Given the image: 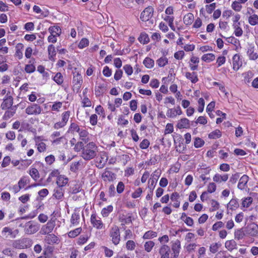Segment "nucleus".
<instances>
[{
    "label": "nucleus",
    "mask_w": 258,
    "mask_h": 258,
    "mask_svg": "<svg viewBox=\"0 0 258 258\" xmlns=\"http://www.w3.org/2000/svg\"><path fill=\"white\" fill-rule=\"evenodd\" d=\"M97 147L93 142H90L85 146L82 152V157L85 160L93 159L97 155Z\"/></svg>",
    "instance_id": "nucleus-1"
},
{
    "label": "nucleus",
    "mask_w": 258,
    "mask_h": 258,
    "mask_svg": "<svg viewBox=\"0 0 258 258\" xmlns=\"http://www.w3.org/2000/svg\"><path fill=\"white\" fill-rule=\"evenodd\" d=\"M25 233L32 234L37 232L40 228V224L34 221H30L23 226Z\"/></svg>",
    "instance_id": "nucleus-2"
},
{
    "label": "nucleus",
    "mask_w": 258,
    "mask_h": 258,
    "mask_svg": "<svg viewBox=\"0 0 258 258\" xmlns=\"http://www.w3.org/2000/svg\"><path fill=\"white\" fill-rule=\"evenodd\" d=\"M109 236L111 241L115 245H117L120 241V235L119 229L117 226L112 227L109 231Z\"/></svg>",
    "instance_id": "nucleus-3"
},
{
    "label": "nucleus",
    "mask_w": 258,
    "mask_h": 258,
    "mask_svg": "<svg viewBox=\"0 0 258 258\" xmlns=\"http://www.w3.org/2000/svg\"><path fill=\"white\" fill-rule=\"evenodd\" d=\"M42 110L41 106L36 103L31 104L29 105L25 109L26 113L28 115H39Z\"/></svg>",
    "instance_id": "nucleus-4"
},
{
    "label": "nucleus",
    "mask_w": 258,
    "mask_h": 258,
    "mask_svg": "<svg viewBox=\"0 0 258 258\" xmlns=\"http://www.w3.org/2000/svg\"><path fill=\"white\" fill-rule=\"evenodd\" d=\"M55 226V219H50L47 224L43 225L41 229L40 233L45 235L51 233Z\"/></svg>",
    "instance_id": "nucleus-5"
},
{
    "label": "nucleus",
    "mask_w": 258,
    "mask_h": 258,
    "mask_svg": "<svg viewBox=\"0 0 258 258\" xmlns=\"http://www.w3.org/2000/svg\"><path fill=\"white\" fill-rule=\"evenodd\" d=\"M10 94V91H8L6 96L3 99V101L1 106L3 110L9 109L13 104V98Z\"/></svg>",
    "instance_id": "nucleus-6"
},
{
    "label": "nucleus",
    "mask_w": 258,
    "mask_h": 258,
    "mask_svg": "<svg viewBox=\"0 0 258 258\" xmlns=\"http://www.w3.org/2000/svg\"><path fill=\"white\" fill-rule=\"evenodd\" d=\"M74 77L73 80V83L74 84V88L76 89L77 92L79 91L81 88V85L83 83L82 77L78 72H75L73 73Z\"/></svg>",
    "instance_id": "nucleus-7"
},
{
    "label": "nucleus",
    "mask_w": 258,
    "mask_h": 258,
    "mask_svg": "<svg viewBox=\"0 0 258 258\" xmlns=\"http://www.w3.org/2000/svg\"><path fill=\"white\" fill-rule=\"evenodd\" d=\"M153 12L154 9L153 7L151 6L148 7L141 13V20L144 22L148 21L152 17Z\"/></svg>",
    "instance_id": "nucleus-8"
},
{
    "label": "nucleus",
    "mask_w": 258,
    "mask_h": 258,
    "mask_svg": "<svg viewBox=\"0 0 258 258\" xmlns=\"http://www.w3.org/2000/svg\"><path fill=\"white\" fill-rule=\"evenodd\" d=\"M104 181L113 182L116 179V174L106 168L101 175Z\"/></svg>",
    "instance_id": "nucleus-9"
},
{
    "label": "nucleus",
    "mask_w": 258,
    "mask_h": 258,
    "mask_svg": "<svg viewBox=\"0 0 258 258\" xmlns=\"http://www.w3.org/2000/svg\"><path fill=\"white\" fill-rule=\"evenodd\" d=\"M170 252V247L166 244L162 245L159 250L160 258H169Z\"/></svg>",
    "instance_id": "nucleus-10"
},
{
    "label": "nucleus",
    "mask_w": 258,
    "mask_h": 258,
    "mask_svg": "<svg viewBox=\"0 0 258 258\" xmlns=\"http://www.w3.org/2000/svg\"><path fill=\"white\" fill-rule=\"evenodd\" d=\"M254 46L252 45H249L247 50V55L250 60H255L258 58V54L255 51Z\"/></svg>",
    "instance_id": "nucleus-11"
},
{
    "label": "nucleus",
    "mask_w": 258,
    "mask_h": 258,
    "mask_svg": "<svg viewBox=\"0 0 258 258\" xmlns=\"http://www.w3.org/2000/svg\"><path fill=\"white\" fill-rule=\"evenodd\" d=\"M247 233L251 236H258V225L252 223L247 227Z\"/></svg>",
    "instance_id": "nucleus-12"
},
{
    "label": "nucleus",
    "mask_w": 258,
    "mask_h": 258,
    "mask_svg": "<svg viewBox=\"0 0 258 258\" xmlns=\"http://www.w3.org/2000/svg\"><path fill=\"white\" fill-rule=\"evenodd\" d=\"M159 177V172H157V171H155L153 173V174L152 175V178H151L149 181V182L150 183V185H149V188L150 190H153L155 186V184L157 182Z\"/></svg>",
    "instance_id": "nucleus-13"
},
{
    "label": "nucleus",
    "mask_w": 258,
    "mask_h": 258,
    "mask_svg": "<svg viewBox=\"0 0 258 258\" xmlns=\"http://www.w3.org/2000/svg\"><path fill=\"white\" fill-rule=\"evenodd\" d=\"M233 69L235 71H237L242 66V62L240 60V55L235 54L233 57Z\"/></svg>",
    "instance_id": "nucleus-14"
},
{
    "label": "nucleus",
    "mask_w": 258,
    "mask_h": 258,
    "mask_svg": "<svg viewBox=\"0 0 258 258\" xmlns=\"http://www.w3.org/2000/svg\"><path fill=\"white\" fill-rule=\"evenodd\" d=\"M248 180L249 177L247 175L244 174L240 178L237 187L240 190L244 189Z\"/></svg>",
    "instance_id": "nucleus-15"
},
{
    "label": "nucleus",
    "mask_w": 258,
    "mask_h": 258,
    "mask_svg": "<svg viewBox=\"0 0 258 258\" xmlns=\"http://www.w3.org/2000/svg\"><path fill=\"white\" fill-rule=\"evenodd\" d=\"M97 84L98 86H96L95 88V95L96 96H99L106 91V85L104 83H97Z\"/></svg>",
    "instance_id": "nucleus-16"
},
{
    "label": "nucleus",
    "mask_w": 258,
    "mask_h": 258,
    "mask_svg": "<svg viewBox=\"0 0 258 258\" xmlns=\"http://www.w3.org/2000/svg\"><path fill=\"white\" fill-rule=\"evenodd\" d=\"M91 222L93 226L97 229H101L103 227L102 221L100 220L97 219L96 214H92Z\"/></svg>",
    "instance_id": "nucleus-17"
},
{
    "label": "nucleus",
    "mask_w": 258,
    "mask_h": 258,
    "mask_svg": "<svg viewBox=\"0 0 258 258\" xmlns=\"http://www.w3.org/2000/svg\"><path fill=\"white\" fill-rule=\"evenodd\" d=\"M69 179L63 175H60L57 178L56 184L57 187L62 188L64 187L68 182Z\"/></svg>",
    "instance_id": "nucleus-18"
},
{
    "label": "nucleus",
    "mask_w": 258,
    "mask_h": 258,
    "mask_svg": "<svg viewBox=\"0 0 258 258\" xmlns=\"http://www.w3.org/2000/svg\"><path fill=\"white\" fill-rule=\"evenodd\" d=\"M64 190L60 187H56L54 189L53 196L57 200H60L63 197Z\"/></svg>",
    "instance_id": "nucleus-19"
},
{
    "label": "nucleus",
    "mask_w": 258,
    "mask_h": 258,
    "mask_svg": "<svg viewBox=\"0 0 258 258\" xmlns=\"http://www.w3.org/2000/svg\"><path fill=\"white\" fill-rule=\"evenodd\" d=\"M177 127L179 129L188 128L189 127V120L186 118L181 119L178 121Z\"/></svg>",
    "instance_id": "nucleus-20"
},
{
    "label": "nucleus",
    "mask_w": 258,
    "mask_h": 258,
    "mask_svg": "<svg viewBox=\"0 0 258 258\" xmlns=\"http://www.w3.org/2000/svg\"><path fill=\"white\" fill-rule=\"evenodd\" d=\"M185 76L187 79L190 80L192 83H196L199 81L197 73L195 72H186Z\"/></svg>",
    "instance_id": "nucleus-21"
},
{
    "label": "nucleus",
    "mask_w": 258,
    "mask_h": 258,
    "mask_svg": "<svg viewBox=\"0 0 258 258\" xmlns=\"http://www.w3.org/2000/svg\"><path fill=\"white\" fill-rule=\"evenodd\" d=\"M239 206V203L236 199H232L227 204V208L232 211L235 210L238 208Z\"/></svg>",
    "instance_id": "nucleus-22"
},
{
    "label": "nucleus",
    "mask_w": 258,
    "mask_h": 258,
    "mask_svg": "<svg viewBox=\"0 0 258 258\" xmlns=\"http://www.w3.org/2000/svg\"><path fill=\"white\" fill-rule=\"evenodd\" d=\"M48 58L51 61H54V57L56 55L55 47L53 45L50 44L48 47Z\"/></svg>",
    "instance_id": "nucleus-23"
},
{
    "label": "nucleus",
    "mask_w": 258,
    "mask_h": 258,
    "mask_svg": "<svg viewBox=\"0 0 258 258\" xmlns=\"http://www.w3.org/2000/svg\"><path fill=\"white\" fill-rule=\"evenodd\" d=\"M45 240L48 244H51L53 243H57L58 239L56 236L53 234H48L47 236H46Z\"/></svg>",
    "instance_id": "nucleus-24"
},
{
    "label": "nucleus",
    "mask_w": 258,
    "mask_h": 258,
    "mask_svg": "<svg viewBox=\"0 0 258 258\" xmlns=\"http://www.w3.org/2000/svg\"><path fill=\"white\" fill-rule=\"evenodd\" d=\"M228 175L225 174L221 175L219 174H216L213 177V180L216 182H220L221 181H226L228 179Z\"/></svg>",
    "instance_id": "nucleus-25"
},
{
    "label": "nucleus",
    "mask_w": 258,
    "mask_h": 258,
    "mask_svg": "<svg viewBox=\"0 0 258 258\" xmlns=\"http://www.w3.org/2000/svg\"><path fill=\"white\" fill-rule=\"evenodd\" d=\"M48 31L50 34L59 36L61 33V30L58 26H53L49 28Z\"/></svg>",
    "instance_id": "nucleus-26"
},
{
    "label": "nucleus",
    "mask_w": 258,
    "mask_h": 258,
    "mask_svg": "<svg viewBox=\"0 0 258 258\" xmlns=\"http://www.w3.org/2000/svg\"><path fill=\"white\" fill-rule=\"evenodd\" d=\"M194 19V15L191 13H188L183 18V22L186 25H189L192 24Z\"/></svg>",
    "instance_id": "nucleus-27"
},
{
    "label": "nucleus",
    "mask_w": 258,
    "mask_h": 258,
    "mask_svg": "<svg viewBox=\"0 0 258 258\" xmlns=\"http://www.w3.org/2000/svg\"><path fill=\"white\" fill-rule=\"evenodd\" d=\"M108 160V156L105 153H103L100 157V159L99 161V165H98V167L99 168H103L105 165L106 163Z\"/></svg>",
    "instance_id": "nucleus-28"
},
{
    "label": "nucleus",
    "mask_w": 258,
    "mask_h": 258,
    "mask_svg": "<svg viewBox=\"0 0 258 258\" xmlns=\"http://www.w3.org/2000/svg\"><path fill=\"white\" fill-rule=\"evenodd\" d=\"M2 252L5 255L10 256L12 258H17V253L10 248L4 249Z\"/></svg>",
    "instance_id": "nucleus-29"
},
{
    "label": "nucleus",
    "mask_w": 258,
    "mask_h": 258,
    "mask_svg": "<svg viewBox=\"0 0 258 258\" xmlns=\"http://www.w3.org/2000/svg\"><path fill=\"white\" fill-rule=\"evenodd\" d=\"M78 133L79 134L80 139L84 141L85 143L88 142V138L86 139V138L88 136L89 133L86 130H80Z\"/></svg>",
    "instance_id": "nucleus-30"
},
{
    "label": "nucleus",
    "mask_w": 258,
    "mask_h": 258,
    "mask_svg": "<svg viewBox=\"0 0 258 258\" xmlns=\"http://www.w3.org/2000/svg\"><path fill=\"white\" fill-rule=\"evenodd\" d=\"M23 45L22 43H18L16 46V51L15 53V56L19 59H21L23 57V53L21 50L23 49Z\"/></svg>",
    "instance_id": "nucleus-31"
},
{
    "label": "nucleus",
    "mask_w": 258,
    "mask_h": 258,
    "mask_svg": "<svg viewBox=\"0 0 258 258\" xmlns=\"http://www.w3.org/2000/svg\"><path fill=\"white\" fill-rule=\"evenodd\" d=\"M157 233L155 231L149 230L147 232H146L143 236V238L144 239H152L154 237H157Z\"/></svg>",
    "instance_id": "nucleus-32"
},
{
    "label": "nucleus",
    "mask_w": 258,
    "mask_h": 258,
    "mask_svg": "<svg viewBox=\"0 0 258 258\" xmlns=\"http://www.w3.org/2000/svg\"><path fill=\"white\" fill-rule=\"evenodd\" d=\"M221 136L222 133L219 130H216L210 133L208 135V137L210 139H218L220 138Z\"/></svg>",
    "instance_id": "nucleus-33"
},
{
    "label": "nucleus",
    "mask_w": 258,
    "mask_h": 258,
    "mask_svg": "<svg viewBox=\"0 0 258 258\" xmlns=\"http://www.w3.org/2000/svg\"><path fill=\"white\" fill-rule=\"evenodd\" d=\"M143 64L148 69L152 68L154 65V61L152 58L147 57L143 61Z\"/></svg>",
    "instance_id": "nucleus-34"
},
{
    "label": "nucleus",
    "mask_w": 258,
    "mask_h": 258,
    "mask_svg": "<svg viewBox=\"0 0 258 258\" xmlns=\"http://www.w3.org/2000/svg\"><path fill=\"white\" fill-rule=\"evenodd\" d=\"M215 58V56L213 53H207L204 54L202 57V59L207 62H210L214 60Z\"/></svg>",
    "instance_id": "nucleus-35"
},
{
    "label": "nucleus",
    "mask_w": 258,
    "mask_h": 258,
    "mask_svg": "<svg viewBox=\"0 0 258 258\" xmlns=\"http://www.w3.org/2000/svg\"><path fill=\"white\" fill-rule=\"evenodd\" d=\"M225 245L229 250L232 251L236 248V242L233 240H228L225 242Z\"/></svg>",
    "instance_id": "nucleus-36"
},
{
    "label": "nucleus",
    "mask_w": 258,
    "mask_h": 258,
    "mask_svg": "<svg viewBox=\"0 0 258 258\" xmlns=\"http://www.w3.org/2000/svg\"><path fill=\"white\" fill-rule=\"evenodd\" d=\"M29 174L35 181H36L40 177L38 170L35 168H32L30 170Z\"/></svg>",
    "instance_id": "nucleus-37"
},
{
    "label": "nucleus",
    "mask_w": 258,
    "mask_h": 258,
    "mask_svg": "<svg viewBox=\"0 0 258 258\" xmlns=\"http://www.w3.org/2000/svg\"><path fill=\"white\" fill-rule=\"evenodd\" d=\"M138 39L141 43L144 44L148 43L150 40L148 35L146 33H141Z\"/></svg>",
    "instance_id": "nucleus-38"
},
{
    "label": "nucleus",
    "mask_w": 258,
    "mask_h": 258,
    "mask_svg": "<svg viewBox=\"0 0 258 258\" xmlns=\"http://www.w3.org/2000/svg\"><path fill=\"white\" fill-rule=\"evenodd\" d=\"M113 211V207L109 205L106 208H104L101 211V214L103 217H107L110 213Z\"/></svg>",
    "instance_id": "nucleus-39"
},
{
    "label": "nucleus",
    "mask_w": 258,
    "mask_h": 258,
    "mask_svg": "<svg viewBox=\"0 0 258 258\" xmlns=\"http://www.w3.org/2000/svg\"><path fill=\"white\" fill-rule=\"evenodd\" d=\"M80 219V214L79 213L74 212L71 217V222L73 225L77 224L79 223V220Z\"/></svg>",
    "instance_id": "nucleus-40"
},
{
    "label": "nucleus",
    "mask_w": 258,
    "mask_h": 258,
    "mask_svg": "<svg viewBox=\"0 0 258 258\" xmlns=\"http://www.w3.org/2000/svg\"><path fill=\"white\" fill-rule=\"evenodd\" d=\"M154 245H155V243L153 241H147L145 242V243L144 244L145 250L147 252H149L152 250V249L153 247L154 246Z\"/></svg>",
    "instance_id": "nucleus-41"
},
{
    "label": "nucleus",
    "mask_w": 258,
    "mask_h": 258,
    "mask_svg": "<svg viewBox=\"0 0 258 258\" xmlns=\"http://www.w3.org/2000/svg\"><path fill=\"white\" fill-rule=\"evenodd\" d=\"M53 80L58 85L62 84L63 82V79L62 74L59 72L57 73L53 78Z\"/></svg>",
    "instance_id": "nucleus-42"
},
{
    "label": "nucleus",
    "mask_w": 258,
    "mask_h": 258,
    "mask_svg": "<svg viewBox=\"0 0 258 258\" xmlns=\"http://www.w3.org/2000/svg\"><path fill=\"white\" fill-rule=\"evenodd\" d=\"M21 243L22 244H25V245H23V246L21 245L19 247H18V248H27L30 247L31 246L32 241H31V240H30L29 239L25 238V239H23L21 240Z\"/></svg>",
    "instance_id": "nucleus-43"
},
{
    "label": "nucleus",
    "mask_w": 258,
    "mask_h": 258,
    "mask_svg": "<svg viewBox=\"0 0 258 258\" xmlns=\"http://www.w3.org/2000/svg\"><path fill=\"white\" fill-rule=\"evenodd\" d=\"M248 22L251 25H255L258 24V16L254 14L250 16L248 18Z\"/></svg>",
    "instance_id": "nucleus-44"
},
{
    "label": "nucleus",
    "mask_w": 258,
    "mask_h": 258,
    "mask_svg": "<svg viewBox=\"0 0 258 258\" xmlns=\"http://www.w3.org/2000/svg\"><path fill=\"white\" fill-rule=\"evenodd\" d=\"M253 199L251 197H247L244 199L242 202V206L243 207H249L252 204Z\"/></svg>",
    "instance_id": "nucleus-45"
},
{
    "label": "nucleus",
    "mask_w": 258,
    "mask_h": 258,
    "mask_svg": "<svg viewBox=\"0 0 258 258\" xmlns=\"http://www.w3.org/2000/svg\"><path fill=\"white\" fill-rule=\"evenodd\" d=\"M82 228L81 227L72 230L68 233V235L71 238H74L78 236L81 232Z\"/></svg>",
    "instance_id": "nucleus-46"
},
{
    "label": "nucleus",
    "mask_w": 258,
    "mask_h": 258,
    "mask_svg": "<svg viewBox=\"0 0 258 258\" xmlns=\"http://www.w3.org/2000/svg\"><path fill=\"white\" fill-rule=\"evenodd\" d=\"M180 248V242L179 240H176L174 243H173L171 249L173 252H179Z\"/></svg>",
    "instance_id": "nucleus-47"
},
{
    "label": "nucleus",
    "mask_w": 258,
    "mask_h": 258,
    "mask_svg": "<svg viewBox=\"0 0 258 258\" xmlns=\"http://www.w3.org/2000/svg\"><path fill=\"white\" fill-rule=\"evenodd\" d=\"M168 62V59L165 57H161L157 60V63L160 67H164Z\"/></svg>",
    "instance_id": "nucleus-48"
},
{
    "label": "nucleus",
    "mask_w": 258,
    "mask_h": 258,
    "mask_svg": "<svg viewBox=\"0 0 258 258\" xmlns=\"http://www.w3.org/2000/svg\"><path fill=\"white\" fill-rule=\"evenodd\" d=\"M80 130V127L79 126L74 123V122H72L71 125H70V126L69 127V131L71 132L72 133H74V132H76L77 133L79 132Z\"/></svg>",
    "instance_id": "nucleus-49"
},
{
    "label": "nucleus",
    "mask_w": 258,
    "mask_h": 258,
    "mask_svg": "<svg viewBox=\"0 0 258 258\" xmlns=\"http://www.w3.org/2000/svg\"><path fill=\"white\" fill-rule=\"evenodd\" d=\"M204 143L203 140L200 138H196L194 141V146L196 148H200L204 145Z\"/></svg>",
    "instance_id": "nucleus-50"
},
{
    "label": "nucleus",
    "mask_w": 258,
    "mask_h": 258,
    "mask_svg": "<svg viewBox=\"0 0 258 258\" xmlns=\"http://www.w3.org/2000/svg\"><path fill=\"white\" fill-rule=\"evenodd\" d=\"M15 114V113H14V111H12L11 109L8 110L5 112L4 115H3V119L6 120H8L11 117L13 116Z\"/></svg>",
    "instance_id": "nucleus-51"
},
{
    "label": "nucleus",
    "mask_w": 258,
    "mask_h": 258,
    "mask_svg": "<svg viewBox=\"0 0 258 258\" xmlns=\"http://www.w3.org/2000/svg\"><path fill=\"white\" fill-rule=\"evenodd\" d=\"M221 246V244L218 243H214L211 245L210 247V251L215 253L218 251L219 248Z\"/></svg>",
    "instance_id": "nucleus-52"
},
{
    "label": "nucleus",
    "mask_w": 258,
    "mask_h": 258,
    "mask_svg": "<svg viewBox=\"0 0 258 258\" xmlns=\"http://www.w3.org/2000/svg\"><path fill=\"white\" fill-rule=\"evenodd\" d=\"M29 182V180L27 177L23 176L20 178L18 182V184L21 188H24L25 186Z\"/></svg>",
    "instance_id": "nucleus-53"
},
{
    "label": "nucleus",
    "mask_w": 258,
    "mask_h": 258,
    "mask_svg": "<svg viewBox=\"0 0 258 258\" xmlns=\"http://www.w3.org/2000/svg\"><path fill=\"white\" fill-rule=\"evenodd\" d=\"M231 7L236 12L240 11L242 8V6L240 5V3L237 1H234L232 3Z\"/></svg>",
    "instance_id": "nucleus-54"
},
{
    "label": "nucleus",
    "mask_w": 258,
    "mask_h": 258,
    "mask_svg": "<svg viewBox=\"0 0 258 258\" xmlns=\"http://www.w3.org/2000/svg\"><path fill=\"white\" fill-rule=\"evenodd\" d=\"M62 119L61 121L63 122L65 124H67L69 117L70 116V111H67L62 113Z\"/></svg>",
    "instance_id": "nucleus-55"
},
{
    "label": "nucleus",
    "mask_w": 258,
    "mask_h": 258,
    "mask_svg": "<svg viewBox=\"0 0 258 258\" xmlns=\"http://www.w3.org/2000/svg\"><path fill=\"white\" fill-rule=\"evenodd\" d=\"M136 243L133 240H129L126 242V247L127 250H133L135 248Z\"/></svg>",
    "instance_id": "nucleus-56"
},
{
    "label": "nucleus",
    "mask_w": 258,
    "mask_h": 258,
    "mask_svg": "<svg viewBox=\"0 0 258 258\" xmlns=\"http://www.w3.org/2000/svg\"><path fill=\"white\" fill-rule=\"evenodd\" d=\"M89 45V40L87 38H83L78 44V47L82 49Z\"/></svg>",
    "instance_id": "nucleus-57"
},
{
    "label": "nucleus",
    "mask_w": 258,
    "mask_h": 258,
    "mask_svg": "<svg viewBox=\"0 0 258 258\" xmlns=\"http://www.w3.org/2000/svg\"><path fill=\"white\" fill-rule=\"evenodd\" d=\"M124 184L122 181H119L116 187V191L118 194H120L123 192L124 189Z\"/></svg>",
    "instance_id": "nucleus-58"
},
{
    "label": "nucleus",
    "mask_w": 258,
    "mask_h": 258,
    "mask_svg": "<svg viewBox=\"0 0 258 258\" xmlns=\"http://www.w3.org/2000/svg\"><path fill=\"white\" fill-rule=\"evenodd\" d=\"M239 178V173H236L234 174H232L230 177L229 182L233 184L236 182L238 178Z\"/></svg>",
    "instance_id": "nucleus-59"
},
{
    "label": "nucleus",
    "mask_w": 258,
    "mask_h": 258,
    "mask_svg": "<svg viewBox=\"0 0 258 258\" xmlns=\"http://www.w3.org/2000/svg\"><path fill=\"white\" fill-rule=\"evenodd\" d=\"M84 147L85 146L83 142H78L75 145L74 150L76 152H79L81 150H83Z\"/></svg>",
    "instance_id": "nucleus-60"
},
{
    "label": "nucleus",
    "mask_w": 258,
    "mask_h": 258,
    "mask_svg": "<svg viewBox=\"0 0 258 258\" xmlns=\"http://www.w3.org/2000/svg\"><path fill=\"white\" fill-rule=\"evenodd\" d=\"M198 103L199 106L198 107V110L199 112H202L204 110L205 106V101L203 98H200L199 99Z\"/></svg>",
    "instance_id": "nucleus-61"
},
{
    "label": "nucleus",
    "mask_w": 258,
    "mask_h": 258,
    "mask_svg": "<svg viewBox=\"0 0 258 258\" xmlns=\"http://www.w3.org/2000/svg\"><path fill=\"white\" fill-rule=\"evenodd\" d=\"M125 73L127 75H131L133 73V70L132 67L130 64H125L123 67Z\"/></svg>",
    "instance_id": "nucleus-62"
},
{
    "label": "nucleus",
    "mask_w": 258,
    "mask_h": 258,
    "mask_svg": "<svg viewBox=\"0 0 258 258\" xmlns=\"http://www.w3.org/2000/svg\"><path fill=\"white\" fill-rule=\"evenodd\" d=\"M173 132V125L172 123H167L165 131H164V134H168L172 133Z\"/></svg>",
    "instance_id": "nucleus-63"
},
{
    "label": "nucleus",
    "mask_w": 258,
    "mask_h": 258,
    "mask_svg": "<svg viewBox=\"0 0 258 258\" xmlns=\"http://www.w3.org/2000/svg\"><path fill=\"white\" fill-rule=\"evenodd\" d=\"M25 70L27 73H32L35 70V67L32 64H26L25 66Z\"/></svg>",
    "instance_id": "nucleus-64"
}]
</instances>
